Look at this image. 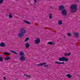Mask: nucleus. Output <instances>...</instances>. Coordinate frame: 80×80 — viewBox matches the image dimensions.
Here are the masks:
<instances>
[{
  "mask_svg": "<svg viewBox=\"0 0 80 80\" xmlns=\"http://www.w3.org/2000/svg\"><path fill=\"white\" fill-rule=\"evenodd\" d=\"M0 47H5V44L4 43V42H1L0 44Z\"/></svg>",
  "mask_w": 80,
  "mask_h": 80,
  "instance_id": "nucleus-8",
  "label": "nucleus"
},
{
  "mask_svg": "<svg viewBox=\"0 0 80 80\" xmlns=\"http://www.w3.org/2000/svg\"><path fill=\"white\" fill-rule=\"evenodd\" d=\"M46 65V63H41L38 64H37V66H38V67H39V66H42V65Z\"/></svg>",
  "mask_w": 80,
  "mask_h": 80,
  "instance_id": "nucleus-11",
  "label": "nucleus"
},
{
  "mask_svg": "<svg viewBox=\"0 0 80 80\" xmlns=\"http://www.w3.org/2000/svg\"><path fill=\"white\" fill-rule=\"evenodd\" d=\"M20 32L21 33H22L23 34H24L25 33L27 32L26 31V30L24 28H22L20 29Z\"/></svg>",
  "mask_w": 80,
  "mask_h": 80,
  "instance_id": "nucleus-3",
  "label": "nucleus"
},
{
  "mask_svg": "<svg viewBox=\"0 0 80 80\" xmlns=\"http://www.w3.org/2000/svg\"><path fill=\"white\" fill-rule=\"evenodd\" d=\"M68 36H69L70 37L72 36V34L70 33H68L67 34Z\"/></svg>",
  "mask_w": 80,
  "mask_h": 80,
  "instance_id": "nucleus-28",
  "label": "nucleus"
},
{
  "mask_svg": "<svg viewBox=\"0 0 80 80\" xmlns=\"http://www.w3.org/2000/svg\"><path fill=\"white\" fill-rule=\"evenodd\" d=\"M39 43H40V38H38L35 41L34 43H36V44H38Z\"/></svg>",
  "mask_w": 80,
  "mask_h": 80,
  "instance_id": "nucleus-4",
  "label": "nucleus"
},
{
  "mask_svg": "<svg viewBox=\"0 0 80 80\" xmlns=\"http://www.w3.org/2000/svg\"><path fill=\"white\" fill-rule=\"evenodd\" d=\"M23 22L26 23H27V24H31V23H30V22L28 21L24 20Z\"/></svg>",
  "mask_w": 80,
  "mask_h": 80,
  "instance_id": "nucleus-14",
  "label": "nucleus"
},
{
  "mask_svg": "<svg viewBox=\"0 0 80 80\" xmlns=\"http://www.w3.org/2000/svg\"><path fill=\"white\" fill-rule=\"evenodd\" d=\"M3 79L5 80H6V78H5V77H3Z\"/></svg>",
  "mask_w": 80,
  "mask_h": 80,
  "instance_id": "nucleus-33",
  "label": "nucleus"
},
{
  "mask_svg": "<svg viewBox=\"0 0 80 80\" xmlns=\"http://www.w3.org/2000/svg\"><path fill=\"white\" fill-rule=\"evenodd\" d=\"M3 61V58L2 57H0V62Z\"/></svg>",
  "mask_w": 80,
  "mask_h": 80,
  "instance_id": "nucleus-29",
  "label": "nucleus"
},
{
  "mask_svg": "<svg viewBox=\"0 0 80 80\" xmlns=\"http://www.w3.org/2000/svg\"><path fill=\"white\" fill-rule=\"evenodd\" d=\"M75 2H78L79 0H75Z\"/></svg>",
  "mask_w": 80,
  "mask_h": 80,
  "instance_id": "nucleus-32",
  "label": "nucleus"
},
{
  "mask_svg": "<svg viewBox=\"0 0 80 80\" xmlns=\"http://www.w3.org/2000/svg\"><path fill=\"white\" fill-rule=\"evenodd\" d=\"M55 63H56L57 64H64V63H65V62H61L58 61H56L55 62Z\"/></svg>",
  "mask_w": 80,
  "mask_h": 80,
  "instance_id": "nucleus-12",
  "label": "nucleus"
},
{
  "mask_svg": "<svg viewBox=\"0 0 80 80\" xmlns=\"http://www.w3.org/2000/svg\"><path fill=\"white\" fill-rule=\"evenodd\" d=\"M19 55L21 56H24L25 55V53L23 52H21L19 53Z\"/></svg>",
  "mask_w": 80,
  "mask_h": 80,
  "instance_id": "nucleus-13",
  "label": "nucleus"
},
{
  "mask_svg": "<svg viewBox=\"0 0 80 80\" xmlns=\"http://www.w3.org/2000/svg\"><path fill=\"white\" fill-rule=\"evenodd\" d=\"M10 57H9V56H8V57H6V58H4V59L5 60H10Z\"/></svg>",
  "mask_w": 80,
  "mask_h": 80,
  "instance_id": "nucleus-16",
  "label": "nucleus"
},
{
  "mask_svg": "<svg viewBox=\"0 0 80 80\" xmlns=\"http://www.w3.org/2000/svg\"><path fill=\"white\" fill-rule=\"evenodd\" d=\"M12 17H13V16H12V14H9V18H12Z\"/></svg>",
  "mask_w": 80,
  "mask_h": 80,
  "instance_id": "nucleus-22",
  "label": "nucleus"
},
{
  "mask_svg": "<svg viewBox=\"0 0 80 80\" xmlns=\"http://www.w3.org/2000/svg\"><path fill=\"white\" fill-rule=\"evenodd\" d=\"M33 1L34 2L33 3V4H34V5H35V3H36V2H37V0H33Z\"/></svg>",
  "mask_w": 80,
  "mask_h": 80,
  "instance_id": "nucleus-30",
  "label": "nucleus"
},
{
  "mask_svg": "<svg viewBox=\"0 0 80 80\" xmlns=\"http://www.w3.org/2000/svg\"><path fill=\"white\" fill-rule=\"evenodd\" d=\"M70 55H71V53H64L65 56H69Z\"/></svg>",
  "mask_w": 80,
  "mask_h": 80,
  "instance_id": "nucleus-17",
  "label": "nucleus"
},
{
  "mask_svg": "<svg viewBox=\"0 0 80 80\" xmlns=\"http://www.w3.org/2000/svg\"><path fill=\"white\" fill-rule=\"evenodd\" d=\"M74 35L75 37H78V33H75Z\"/></svg>",
  "mask_w": 80,
  "mask_h": 80,
  "instance_id": "nucleus-24",
  "label": "nucleus"
},
{
  "mask_svg": "<svg viewBox=\"0 0 80 80\" xmlns=\"http://www.w3.org/2000/svg\"><path fill=\"white\" fill-rule=\"evenodd\" d=\"M58 25H62V21L59 20L58 22Z\"/></svg>",
  "mask_w": 80,
  "mask_h": 80,
  "instance_id": "nucleus-19",
  "label": "nucleus"
},
{
  "mask_svg": "<svg viewBox=\"0 0 80 80\" xmlns=\"http://www.w3.org/2000/svg\"><path fill=\"white\" fill-rule=\"evenodd\" d=\"M71 10H73L72 11V13H75L77 11V4H72L71 6Z\"/></svg>",
  "mask_w": 80,
  "mask_h": 80,
  "instance_id": "nucleus-1",
  "label": "nucleus"
},
{
  "mask_svg": "<svg viewBox=\"0 0 80 80\" xmlns=\"http://www.w3.org/2000/svg\"><path fill=\"white\" fill-rule=\"evenodd\" d=\"M19 59L22 60V61H23V60H25V58L24 56H22L20 57Z\"/></svg>",
  "mask_w": 80,
  "mask_h": 80,
  "instance_id": "nucleus-9",
  "label": "nucleus"
},
{
  "mask_svg": "<svg viewBox=\"0 0 80 80\" xmlns=\"http://www.w3.org/2000/svg\"><path fill=\"white\" fill-rule=\"evenodd\" d=\"M24 36V34L21 32H19L18 35V37H19V38H21V37H23Z\"/></svg>",
  "mask_w": 80,
  "mask_h": 80,
  "instance_id": "nucleus-5",
  "label": "nucleus"
},
{
  "mask_svg": "<svg viewBox=\"0 0 80 80\" xmlns=\"http://www.w3.org/2000/svg\"><path fill=\"white\" fill-rule=\"evenodd\" d=\"M44 67H47V68H48V65H45V66H44Z\"/></svg>",
  "mask_w": 80,
  "mask_h": 80,
  "instance_id": "nucleus-31",
  "label": "nucleus"
},
{
  "mask_svg": "<svg viewBox=\"0 0 80 80\" xmlns=\"http://www.w3.org/2000/svg\"><path fill=\"white\" fill-rule=\"evenodd\" d=\"M67 77H68L69 78H71L72 77V76H71L70 74H68L66 75Z\"/></svg>",
  "mask_w": 80,
  "mask_h": 80,
  "instance_id": "nucleus-15",
  "label": "nucleus"
},
{
  "mask_svg": "<svg viewBox=\"0 0 80 80\" xmlns=\"http://www.w3.org/2000/svg\"><path fill=\"white\" fill-rule=\"evenodd\" d=\"M4 2V0H0V4H2Z\"/></svg>",
  "mask_w": 80,
  "mask_h": 80,
  "instance_id": "nucleus-23",
  "label": "nucleus"
},
{
  "mask_svg": "<svg viewBox=\"0 0 80 80\" xmlns=\"http://www.w3.org/2000/svg\"><path fill=\"white\" fill-rule=\"evenodd\" d=\"M52 14L51 13H49V18H50V19H52Z\"/></svg>",
  "mask_w": 80,
  "mask_h": 80,
  "instance_id": "nucleus-18",
  "label": "nucleus"
},
{
  "mask_svg": "<svg viewBox=\"0 0 80 80\" xmlns=\"http://www.w3.org/2000/svg\"><path fill=\"white\" fill-rule=\"evenodd\" d=\"M4 54H5V55H10V54L7 52H4Z\"/></svg>",
  "mask_w": 80,
  "mask_h": 80,
  "instance_id": "nucleus-27",
  "label": "nucleus"
},
{
  "mask_svg": "<svg viewBox=\"0 0 80 80\" xmlns=\"http://www.w3.org/2000/svg\"><path fill=\"white\" fill-rule=\"evenodd\" d=\"M28 40H29V38L28 37L25 40V42H27Z\"/></svg>",
  "mask_w": 80,
  "mask_h": 80,
  "instance_id": "nucleus-25",
  "label": "nucleus"
},
{
  "mask_svg": "<svg viewBox=\"0 0 80 80\" xmlns=\"http://www.w3.org/2000/svg\"><path fill=\"white\" fill-rule=\"evenodd\" d=\"M48 44H50V45H53V42H48Z\"/></svg>",
  "mask_w": 80,
  "mask_h": 80,
  "instance_id": "nucleus-26",
  "label": "nucleus"
},
{
  "mask_svg": "<svg viewBox=\"0 0 80 80\" xmlns=\"http://www.w3.org/2000/svg\"><path fill=\"white\" fill-rule=\"evenodd\" d=\"M59 60L60 61L63 62H68V59L64 57H62V58H59Z\"/></svg>",
  "mask_w": 80,
  "mask_h": 80,
  "instance_id": "nucleus-2",
  "label": "nucleus"
},
{
  "mask_svg": "<svg viewBox=\"0 0 80 80\" xmlns=\"http://www.w3.org/2000/svg\"><path fill=\"white\" fill-rule=\"evenodd\" d=\"M62 15H65L67 14V12H66V10H62Z\"/></svg>",
  "mask_w": 80,
  "mask_h": 80,
  "instance_id": "nucleus-6",
  "label": "nucleus"
},
{
  "mask_svg": "<svg viewBox=\"0 0 80 80\" xmlns=\"http://www.w3.org/2000/svg\"><path fill=\"white\" fill-rule=\"evenodd\" d=\"M25 47H26V48H29V47H30V44H29L28 43H26Z\"/></svg>",
  "mask_w": 80,
  "mask_h": 80,
  "instance_id": "nucleus-10",
  "label": "nucleus"
},
{
  "mask_svg": "<svg viewBox=\"0 0 80 80\" xmlns=\"http://www.w3.org/2000/svg\"><path fill=\"white\" fill-rule=\"evenodd\" d=\"M59 9L62 10L64 9V7L63 6H60L58 7Z\"/></svg>",
  "mask_w": 80,
  "mask_h": 80,
  "instance_id": "nucleus-7",
  "label": "nucleus"
},
{
  "mask_svg": "<svg viewBox=\"0 0 80 80\" xmlns=\"http://www.w3.org/2000/svg\"><path fill=\"white\" fill-rule=\"evenodd\" d=\"M24 76H26V77H28V78H31V76H29V75H27V74H24Z\"/></svg>",
  "mask_w": 80,
  "mask_h": 80,
  "instance_id": "nucleus-21",
  "label": "nucleus"
},
{
  "mask_svg": "<svg viewBox=\"0 0 80 80\" xmlns=\"http://www.w3.org/2000/svg\"><path fill=\"white\" fill-rule=\"evenodd\" d=\"M10 52H12V53H14V54H16V55H17V52H16L15 51L10 50Z\"/></svg>",
  "mask_w": 80,
  "mask_h": 80,
  "instance_id": "nucleus-20",
  "label": "nucleus"
}]
</instances>
